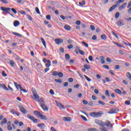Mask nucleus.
<instances>
[{"mask_svg": "<svg viewBox=\"0 0 131 131\" xmlns=\"http://www.w3.org/2000/svg\"><path fill=\"white\" fill-rule=\"evenodd\" d=\"M104 114L100 112H92L90 113V115L91 117H95L96 118H98L99 117H101L102 115H103Z\"/></svg>", "mask_w": 131, "mask_h": 131, "instance_id": "nucleus-1", "label": "nucleus"}, {"mask_svg": "<svg viewBox=\"0 0 131 131\" xmlns=\"http://www.w3.org/2000/svg\"><path fill=\"white\" fill-rule=\"evenodd\" d=\"M32 93L33 94V97H34L33 99L35 101H37L38 99H39V96L36 93L35 91V89L32 88Z\"/></svg>", "mask_w": 131, "mask_h": 131, "instance_id": "nucleus-2", "label": "nucleus"}, {"mask_svg": "<svg viewBox=\"0 0 131 131\" xmlns=\"http://www.w3.org/2000/svg\"><path fill=\"white\" fill-rule=\"evenodd\" d=\"M40 102V106L41 108L44 110L45 111H48L49 110V108L47 106H46V104H45V101L43 100H41L39 101Z\"/></svg>", "mask_w": 131, "mask_h": 131, "instance_id": "nucleus-3", "label": "nucleus"}, {"mask_svg": "<svg viewBox=\"0 0 131 131\" xmlns=\"http://www.w3.org/2000/svg\"><path fill=\"white\" fill-rule=\"evenodd\" d=\"M95 123L96 124H98V125H100V126H105V123L102 120L96 119L95 120Z\"/></svg>", "mask_w": 131, "mask_h": 131, "instance_id": "nucleus-4", "label": "nucleus"}, {"mask_svg": "<svg viewBox=\"0 0 131 131\" xmlns=\"http://www.w3.org/2000/svg\"><path fill=\"white\" fill-rule=\"evenodd\" d=\"M18 107L19 108V111L20 112H22L23 114H26L27 113V111L25 109V107L23 106L22 105H18Z\"/></svg>", "mask_w": 131, "mask_h": 131, "instance_id": "nucleus-5", "label": "nucleus"}, {"mask_svg": "<svg viewBox=\"0 0 131 131\" xmlns=\"http://www.w3.org/2000/svg\"><path fill=\"white\" fill-rule=\"evenodd\" d=\"M105 125L108 127V129H112L113 128L111 122L109 121H105Z\"/></svg>", "mask_w": 131, "mask_h": 131, "instance_id": "nucleus-6", "label": "nucleus"}, {"mask_svg": "<svg viewBox=\"0 0 131 131\" xmlns=\"http://www.w3.org/2000/svg\"><path fill=\"white\" fill-rule=\"evenodd\" d=\"M119 110L118 108H112L110 112H108V114H115V113H118Z\"/></svg>", "mask_w": 131, "mask_h": 131, "instance_id": "nucleus-7", "label": "nucleus"}, {"mask_svg": "<svg viewBox=\"0 0 131 131\" xmlns=\"http://www.w3.org/2000/svg\"><path fill=\"white\" fill-rule=\"evenodd\" d=\"M27 117L28 118L30 119V120H32V121H33L34 123H36V122H37V119H35L34 117L30 116V114L28 115Z\"/></svg>", "mask_w": 131, "mask_h": 131, "instance_id": "nucleus-8", "label": "nucleus"}, {"mask_svg": "<svg viewBox=\"0 0 131 131\" xmlns=\"http://www.w3.org/2000/svg\"><path fill=\"white\" fill-rule=\"evenodd\" d=\"M116 24L118 26L120 27L121 26H123L124 25V23H123V20L120 19L116 22Z\"/></svg>", "mask_w": 131, "mask_h": 131, "instance_id": "nucleus-9", "label": "nucleus"}, {"mask_svg": "<svg viewBox=\"0 0 131 131\" xmlns=\"http://www.w3.org/2000/svg\"><path fill=\"white\" fill-rule=\"evenodd\" d=\"M126 5H127V3L123 4L120 7H119V11H122V10H123V9L126 7Z\"/></svg>", "mask_w": 131, "mask_h": 131, "instance_id": "nucleus-10", "label": "nucleus"}, {"mask_svg": "<svg viewBox=\"0 0 131 131\" xmlns=\"http://www.w3.org/2000/svg\"><path fill=\"white\" fill-rule=\"evenodd\" d=\"M38 127H39L41 129H45L46 128V125L45 123H40L37 125Z\"/></svg>", "mask_w": 131, "mask_h": 131, "instance_id": "nucleus-11", "label": "nucleus"}, {"mask_svg": "<svg viewBox=\"0 0 131 131\" xmlns=\"http://www.w3.org/2000/svg\"><path fill=\"white\" fill-rule=\"evenodd\" d=\"M14 85L16 88L17 90H19L20 89V91L23 90L22 86L21 84H18L16 82H14Z\"/></svg>", "mask_w": 131, "mask_h": 131, "instance_id": "nucleus-12", "label": "nucleus"}, {"mask_svg": "<svg viewBox=\"0 0 131 131\" xmlns=\"http://www.w3.org/2000/svg\"><path fill=\"white\" fill-rule=\"evenodd\" d=\"M55 43L56 45H60L61 42H63V39H61L60 38H57L55 40Z\"/></svg>", "mask_w": 131, "mask_h": 131, "instance_id": "nucleus-13", "label": "nucleus"}, {"mask_svg": "<svg viewBox=\"0 0 131 131\" xmlns=\"http://www.w3.org/2000/svg\"><path fill=\"white\" fill-rule=\"evenodd\" d=\"M55 103L57 104L58 107H60L62 109H65L64 105H62L60 102H58L57 100L55 101Z\"/></svg>", "mask_w": 131, "mask_h": 131, "instance_id": "nucleus-14", "label": "nucleus"}, {"mask_svg": "<svg viewBox=\"0 0 131 131\" xmlns=\"http://www.w3.org/2000/svg\"><path fill=\"white\" fill-rule=\"evenodd\" d=\"M62 120L64 121H71V118L69 117H64L62 118Z\"/></svg>", "mask_w": 131, "mask_h": 131, "instance_id": "nucleus-15", "label": "nucleus"}, {"mask_svg": "<svg viewBox=\"0 0 131 131\" xmlns=\"http://www.w3.org/2000/svg\"><path fill=\"white\" fill-rule=\"evenodd\" d=\"M13 25L15 27H18L20 25V23L18 20H15L13 23Z\"/></svg>", "mask_w": 131, "mask_h": 131, "instance_id": "nucleus-16", "label": "nucleus"}, {"mask_svg": "<svg viewBox=\"0 0 131 131\" xmlns=\"http://www.w3.org/2000/svg\"><path fill=\"white\" fill-rule=\"evenodd\" d=\"M116 8H117V5H113L110 8V9L108 10V12H112L113 10L116 9Z\"/></svg>", "mask_w": 131, "mask_h": 131, "instance_id": "nucleus-17", "label": "nucleus"}, {"mask_svg": "<svg viewBox=\"0 0 131 131\" xmlns=\"http://www.w3.org/2000/svg\"><path fill=\"white\" fill-rule=\"evenodd\" d=\"M99 129L101 131H108V128L104 126H101L99 127Z\"/></svg>", "mask_w": 131, "mask_h": 131, "instance_id": "nucleus-18", "label": "nucleus"}, {"mask_svg": "<svg viewBox=\"0 0 131 131\" xmlns=\"http://www.w3.org/2000/svg\"><path fill=\"white\" fill-rule=\"evenodd\" d=\"M100 59L101 64H105V58L104 57V56H100Z\"/></svg>", "mask_w": 131, "mask_h": 131, "instance_id": "nucleus-19", "label": "nucleus"}, {"mask_svg": "<svg viewBox=\"0 0 131 131\" xmlns=\"http://www.w3.org/2000/svg\"><path fill=\"white\" fill-rule=\"evenodd\" d=\"M64 29H66V30H68V31H69V30H70L71 29V27H70V26H69V25H66L64 26Z\"/></svg>", "mask_w": 131, "mask_h": 131, "instance_id": "nucleus-20", "label": "nucleus"}, {"mask_svg": "<svg viewBox=\"0 0 131 131\" xmlns=\"http://www.w3.org/2000/svg\"><path fill=\"white\" fill-rule=\"evenodd\" d=\"M0 88H3L5 91H9V89L6 86L5 84H2L0 83Z\"/></svg>", "mask_w": 131, "mask_h": 131, "instance_id": "nucleus-21", "label": "nucleus"}, {"mask_svg": "<svg viewBox=\"0 0 131 131\" xmlns=\"http://www.w3.org/2000/svg\"><path fill=\"white\" fill-rule=\"evenodd\" d=\"M41 41L45 48H47V43L46 42L45 39H43V38H41Z\"/></svg>", "mask_w": 131, "mask_h": 131, "instance_id": "nucleus-22", "label": "nucleus"}, {"mask_svg": "<svg viewBox=\"0 0 131 131\" xmlns=\"http://www.w3.org/2000/svg\"><path fill=\"white\" fill-rule=\"evenodd\" d=\"M34 115H35V116L39 117L41 114L40 113V112H39L37 111H36L34 112Z\"/></svg>", "mask_w": 131, "mask_h": 131, "instance_id": "nucleus-23", "label": "nucleus"}, {"mask_svg": "<svg viewBox=\"0 0 131 131\" xmlns=\"http://www.w3.org/2000/svg\"><path fill=\"white\" fill-rule=\"evenodd\" d=\"M7 119L4 118L3 119V121L1 122V125H4V124L7 123Z\"/></svg>", "mask_w": 131, "mask_h": 131, "instance_id": "nucleus-24", "label": "nucleus"}, {"mask_svg": "<svg viewBox=\"0 0 131 131\" xmlns=\"http://www.w3.org/2000/svg\"><path fill=\"white\" fill-rule=\"evenodd\" d=\"M51 60H47V63L46 64V66L48 68L51 67Z\"/></svg>", "mask_w": 131, "mask_h": 131, "instance_id": "nucleus-25", "label": "nucleus"}, {"mask_svg": "<svg viewBox=\"0 0 131 131\" xmlns=\"http://www.w3.org/2000/svg\"><path fill=\"white\" fill-rule=\"evenodd\" d=\"M12 34H14V35H16V36H18L19 37H21V36H22V35L17 32H12Z\"/></svg>", "mask_w": 131, "mask_h": 131, "instance_id": "nucleus-26", "label": "nucleus"}, {"mask_svg": "<svg viewBox=\"0 0 131 131\" xmlns=\"http://www.w3.org/2000/svg\"><path fill=\"white\" fill-rule=\"evenodd\" d=\"M115 92H116L117 93V94H118L119 95H121L122 94L121 90H120L119 89L115 90Z\"/></svg>", "mask_w": 131, "mask_h": 131, "instance_id": "nucleus-27", "label": "nucleus"}, {"mask_svg": "<svg viewBox=\"0 0 131 131\" xmlns=\"http://www.w3.org/2000/svg\"><path fill=\"white\" fill-rule=\"evenodd\" d=\"M39 117H40L41 119H43L44 120H47V118L46 117V116H44L43 115L41 114L40 115V116H39Z\"/></svg>", "mask_w": 131, "mask_h": 131, "instance_id": "nucleus-28", "label": "nucleus"}, {"mask_svg": "<svg viewBox=\"0 0 131 131\" xmlns=\"http://www.w3.org/2000/svg\"><path fill=\"white\" fill-rule=\"evenodd\" d=\"M65 58H66V60L68 61L69 60H70V55H69L68 54H66L65 55Z\"/></svg>", "mask_w": 131, "mask_h": 131, "instance_id": "nucleus-29", "label": "nucleus"}, {"mask_svg": "<svg viewBox=\"0 0 131 131\" xmlns=\"http://www.w3.org/2000/svg\"><path fill=\"white\" fill-rule=\"evenodd\" d=\"M79 5L81 7L82 6H84L85 5V1L84 0H83L81 2L79 3Z\"/></svg>", "mask_w": 131, "mask_h": 131, "instance_id": "nucleus-30", "label": "nucleus"}, {"mask_svg": "<svg viewBox=\"0 0 131 131\" xmlns=\"http://www.w3.org/2000/svg\"><path fill=\"white\" fill-rule=\"evenodd\" d=\"M9 63L11 67H14V66H15V62L13 60H10Z\"/></svg>", "mask_w": 131, "mask_h": 131, "instance_id": "nucleus-31", "label": "nucleus"}, {"mask_svg": "<svg viewBox=\"0 0 131 131\" xmlns=\"http://www.w3.org/2000/svg\"><path fill=\"white\" fill-rule=\"evenodd\" d=\"M88 131H98V129L96 128H90L88 129Z\"/></svg>", "mask_w": 131, "mask_h": 131, "instance_id": "nucleus-32", "label": "nucleus"}, {"mask_svg": "<svg viewBox=\"0 0 131 131\" xmlns=\"http://www.w3.org/2000/svg\"><path fill=\"white\" fill-rule=\"evenodd\" d=\"M119 16H120V13H119V12H116L115 14L116 19H118V18H119Z\"/></svg>", "mask_w": 131, "mask_h": 131, "instance_id": "nucleus-33", "label": "nucleus"}, {"mask_svg": "<svg viewBox=\"0 0 131 131\" xmlns=\"http://www.w3.org/2000/svg\"><path fill=\"white\" fill-rule=\"evenodd\" d=\"M101 38H102V39H103L105 40L107 39V36H106V35L105 34H103L101 36Z\"/></svg>", "mask_w": 131, "mask_h": 131, "instance_id": "nucleus-34", "label": "nucleus"}, {"mask_svg": "<svg viewBox=\"0 0 131 131\" xmlns=\"http://www.w3.org/2000/svg\"><path fill=\"white\" fill-rule=\"evenodd\" d=\"M84 68H85V69H91V67L88 64H84L83 66Z\"/></svg>", "mask_w": 131, "mask_h": 131, "instance_id": "nucleus-35", "label": "nucleus"}, {"mask_svg": "<svg viewBox=\"0 0 131 131\" xmlns=\"http://www.w3.org/2000/svg\"><path fill=\"white\" fill-rule=\"evenodd\" d=\"M18 12L21 15H26V12H25V11L19 10Z\"/></svg>", "mask_w": 131, "mask_h": 131, "instance_id": "nucleus-36", "label": "nucleus"}, {"mask_svg": "<svg viewBox=\"0 0 131 131\" xmlns=\"http://www.w3.org/2000/svg\"><path fill=\"white\" fill-rule=\"evenodd\" d=\"M124 2V0H119L118 2H117L116 4L117 5H119L120 4H122V3Z\"/></svg>", "mask_w": 131, "mask_h": 131, "instance_id": "nucleus-37", "label": "nucleus"}, {"mask_svg": "<svg viewBox=\"0 0 131 131\" xmlns=\"http://www.w3.org/2000/svg\"><path fill=\"white\" fill-rule=\"evenodd\" d=\"M127 77L131 80V74L129 72L126 73Z\"/></svg>", "mask_w": 131, "mask_h": 131, "instance_id": "nucleus-38", "label": "nucleus"}, {"mask_svg": "<svg viewBox=\"0 0 131 131\" xmlns=\"http://www.w3.org/2000/svg\"><path fill=\"white\" fill-rule=\"evenodd\" d=\"M82 43L84 46L85 48H89V44H88V43L84 41H82Z\"/></svg>", "mask_w": 131, "mask_h": 131, "instance_id": "nucleus-39", "label": "nucleus"}, {"mask_svg": "<svg viewBox=\"0 0 131 131\" xmlns=\"http://www.w3.org/2000/svg\"><path fill=\"white\" fill-rule=\"evenodd\" d=\"M55 82H58V83H62V80L60 79H55Z\"/></svg>", "mask_w": 131, "mask_h": 131, "instance_id": "nucleus-40", "label": "nucleus"}, {"mask_svg": "<svg viewBox=\"0 0 131 131\" xmlns=\"http://www.w3.org/2000/svg\"><path fill=\"white\" fill-rule=\"evenodd\" d=\"M84 76L85 78H86V80H88V81H92V79H91V78H90L86 75H84Z\"/></svg>", "mask_w": 131, "mask_h": 131, "instance_id": "nucleus-41", "label": "nucleus"}, {"mask_svg": "<svg viewBox=\"0 0 131 131\" xmlns=\"http://www.w3.org/2000/svg\"><path fill=\"white\" fill-rule=\"evenodd\" d=\"M78 52L80 55H82V56H83L84 55V52L83 51H82L81 50H79Z\"/></svg>", "mask_w": 131, "mask_h": 131, "instance_id": "nucleus-42", "label": "nucleus"}, {"mask_svg": "<svg viewBox=\"0 0 131 131\" xmlns=\"http://www.w3.org/2000/svg\"><path fill=\"white\" fill-rule=\"evenodd\" d=\"M52 75L53 76H57V75H58V72H57V71H54L53 73H52Z\"/></svg>", "mask_w": 131, "mask_h": 131, "instance_id": "nucleus-43", "label": "nucleus"}, {"mask_svg": "<svg viewBox=\"0 0 131 131\" xmlns=\"http://www.w3.org/2000/svg\"><path fill=\"white\" fill-rule=\"evenodd\" d=\"M112 33L113 34V35H114V36H115V37H116V38H119V37H118V36H117V34H116V33H115V32L112 31Z\"/></svg>", "mask_w": 131, "mask_h": 131, "instance_id": "nucleus-44", "label": "nucleus"}, {"mask_svg": "<svg viewBox=\"0 0 131 131\" xmlns=\"http://www.w3.org/2000/svg\"><path fill=\"white\" fill-rule=\"evenodd\" d=\"M57 75H58L59 77H63V73L62 72H59L57 74Z\"/></svg>", "mask_w": 131, "mask_h": 131, "instance_id": "nucleus-45", "label": "nucleus"}, {"mask_svg": "<svg viewBox=\"0 0 131 131\" xmlns=\"http://www.w3.org/2000/svg\"><path fill=\"white\" fill-rule=\"evenodd\" d=\"M7 129L8 130H12V129H13V127H12V126L10 125H8L7 126Z\"/></svg>", "mask_w": 131, "mask_h": 131, "instance_id": "nucleus-46", "label": "nucleus"}, {"mask_svg": "<svg viewBox=\"0 0 131 131\" xmlns=\"http://www.w3.org/2000/svg\"><path fill=\"white\" fill-rule=\"evenodd\" d=\"M105 95L107 97H110V94L109 93V91H108V90L105 91Z\"/></svg>", "mask_w": 131, "mask_h": 131, "instance_id": "nucleus-47", "label": "nucleus"}, {"mask_svg": "<svg viewBox=\"0 0 131 131\" xmlns=\"http://www.w3.org/2000/svg\"><path fill=\"white\" fill-rule=\"evenodd\" d=\"M81 118H82V119L84 121H88V119H86V117L82 116V115H81Z\"/></svg>", "mask_w": 131, "mask_h": 131, "instance_id": "nucleus-48", "label": "nucleus"}, {"mask_svg": "<svg viewBox=\"0 0 131 131\" xmlns=\"http://www.w3.org/2000/svg\"><path fill=\"white\" fill-rule=\"evenodd\" d=\"M22 2H23V4H24V3H25V0H17V3H18V4H21Z\"/></svg>", "mask_w": 131, "mask_h": 131, "instance_id": "nucleus-49", "label": "nucleus"}, {"mask_svg": "<svg viewBox=\"0 0 131 131\" xmlns=\"http://www.w3.org/2000/svg\"><path fill=\"white\" fill-rule=\"evenodd\" d=\"M90 28H91V30H92V31H94V30H95V29H96V28L93 25H91Z\"/></svg>", "mask_w": 131, "mask_h": 131, "instance_id": "nucleus-50", "label": "nucleus"}, {"mask_svg": "<svg viewBox=\"0 0 131 131\" xmlns=\"http://www.w3.org/2000/svg\"><path fill=\"white\" fill-rule=\"evenodd\" d=\"M1 10H2V11H3V12H7V8H6V7H2Z\"/></svg>", "mask_w": 131, "mask_h": 131, "instance_id": "nucleus-51", "label": "nucleus"}, {"mask_svg": "<svg viewBox=\"0 0 131 131\" xmlns=\"http://www.w3.org/2000/svg\"><path fill=\"white\" fill-rule=\"evenodd\" d=\"M35 11L36 12V13H37V14H40V12L39 11V9H38V8L36 7Z\"/></svg>", "mask_w": 131, "mask_h": 131, "instance_id": "nucleus-52", "label": "nucleus"}, {"mask_svg": "<svg viewBox=\"0 0 131 131\" xmlns=\"http://www.w3.org/2000/svg\"><path fill=\"white\" fill-rule=\"evenodd\" d=\"M2 75L3 76H4V77H6V76H7L8 75L6 74V72H5V71H3L2 72Z\"/></svg>", "mask_w": 131, "mask_h": 131, "instance_id": "nucleus-53", "label": "nucleus"}, {"mask_svg": "<svg viewBox=\"0 0 131 131\" xmlns=\"http://www.w3.org/2000/svg\"><path fill=\"white\" fill-rule=\"evenodd\" d=\"M125 105H130V101L129 100H128V101L126 100L125 102Z\"/></svg>", "mask_w": 131, "mask_h": 131, "instance_id": "nucleus-54", "label": "nucleus"}, {"mask_svg": "<svg viewBox=\"0 0 131 131\" xmlns=\"http://www.w3.org/2000/svg\"><path fill=\"white\" fill-rule=\"evenodd\" d=\"M98 103L100 105H105V103L104 102L102 101H99Z\"/></svg>", "mask_w": 131, "mask_h": 131, "instance_id": "nucleus-55", "label": "nucleus"}, {"mask_svg": "<svg viewBox=\"0 0 131 131\" xmlns=\"http://www.w3.org/2000/svg\"><path fill=\"white\" fill-rule=\"evenodd\" d=\"M11 11L14 13V14H17V11H16L15 9L12 8Z\"/></svg>", "mask_w": 131, "mask_h": 131, "instance_id": "nucleus-56", "label": "nucleus"}, {"mask_svg": "<svg viewBox=\"0 0 131 131\" xmlns=\"http://www.w3.org/2000/svg\"><path fill=\"white\" fill-rule=\"evenodd\" d=\"M102 67H103V68H105V69H107V70H108L109 69V66L107 65H103Z\"/></svg>", "mask_w": 131, "mask_h": 131, "instance_id": "nucleus-57", "label": "nucleus"}, {"mask_svg": "<svg viewBox=\"0 0 131 131\" xmlns=\"http://www.w3.org/2000/svg\"><path fill=\"white\" fill-rule=\"evenodd\" d=\"M1 2L3 3V4H8V1L7 0H1Z\"/></svg>", "mask_w": 131, "mask_h": 131, "instance_id": "nucleus-58", "label": "nucleus"}, {"mask_svg": "<svg viewBox=\"0 0 131 131\" xmlns=\"http://www.w3.org/2000/svg\"><path fill=\"white\" fill-rule=\"evenodd\" d=\"M94 59H93V56H90L89 57V61H93Z\"/></svg>", "mask_w": 131, "mask_h": 131, "instance_id": "nucleus-59", "label": "nucleus"}, {"mask_svg": "<svg viewBox=\"0 0 131 131\" xmlns=\"http://www.w3.org/2000/svg\"><path fill=\"white\" fill-rule=\"evenodd\" d=\"M11 113H12V114H16V111H15V110H12L11 111Z\"/></svg>", "mask_w": 131, "mask_h": 131, "instance_id": "nucleus-60", "label": "nucleus"}, {"mask_svg": "<svg viewBox=\"0 0 131 131\" xmlns=\"http://www.w3.org/2000/svg\"><path fill=\"white\" fill-rule=\"evenodd\" d=\"M73 48V45H70L68 47V49H69V50L72 49Z\"/></svg>", "mask_w": 131, "mask_h": 131, "instance_id": "nucleus-61", "label": "nucleus"}, {"mask_svg": "<svg viewBox=\"0 0 131 131\" xmlns=\"http://www.w3.org/2000/svg\"><path fill=\"white\" fill-rule=\"evenodd\" d=\"M46 19L47 20H51V15H48L46 16Z\"/></svg>", "mask_w": 131, "mask_h": 131, "instance_id": "nucleus-62", "label": "nucleus"}, {"mask_svg": "<svg viewBox=\"0 0 131 131\" xmlns=\"http://www.w3.org/2000/svg\"><path fill=\"white\" fill-rule=\"evenodd\" d=\"M130 6H131V1L128 4V5L127 6V8L128 9V8H130Z\"/></svg>", "mask_w": 131, "mask_h": 131, "instance_id": "nucleus-63", "label": "nucleus"}, {"mask_svg": "<svg viewBox=\"0 0 131 131\" xmlns=\"http://www.w3.org/2000/svg\"><path fill=\"white\" fill-rule=\"evenodd\" d=\"M51 129L52 131H57V130H56V129L54 127H51Z\"/></svg>", "mask_w": 131, "mask_h": 131, "instance_id": "nucleus-64", "label": "nucleus"}]
</instances>
